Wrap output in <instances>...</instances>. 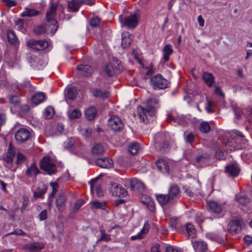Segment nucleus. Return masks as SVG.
Segmentation results:
<instances>
[{
    "instance_id": "nucleus-49",
    "label": "nucleus",
    "mask_w": 252,
    "mask_h": 252,
    "mask_svg": "<svg viewBox=\"0 0 252 252\" xmlns=\"http://www.w3.org/2000/svg\"><path fill=\"white\" fill-rule=\"evenodd\" d=\"M250 199L249 197L246 196H242L237 198V201L239 204L243 206H246L250 203Z\"/></svg>"
},
{
    "instance_id": "nucleus-35",
    "label": "nucleus",
    "mask_w": 252,
    "mask_h": 252,
    "mask_svg": "<svg viewBox=\"0 0 252 252\" xmlns=\"http://www.w3.org/2000/svg\"><path fill=\"white\" fill-rule=\"evenodd\" d=\"M50 23H47L45 25H39L34 28V32L37 34H41L45 33L47 30V28L50 26Z\"/></svg>"
},
{
    "instance_id": "nucleus-63",
    "label": "nucleus",
    "mask_w": 252,
    "mask_h": 252,
    "mask_svg": "<svg viewBox=\"0 0 252 252\" xmlns=\"http://www.w3.org/2000/svg\"><path fill=\"white\" fill-rule=\"evenodd\" d=\"M169 224L173 229L176 228L177 219L175 218H171L169 221Z\"/></svg>"
},
{
    "instance_id": "nucleus-8",
    "label": "nucleus",
    "mask_w": 252,
    "mask_h": 252,
    "mask_svg": "<svg viewBox=\"0 0 252 252\" xmlns=\"http://www.w3.org/2000/svg\"><path fill=\"white\" fill-rule=\"evenodd\" d=\"M28 60L33 67L38 69H42L46 65V62L41 56L36 57L31 55L28 57Z\"/></svg>"
},
{
    "instance_id": "nucleus-37",
    "label": "nucleus",
    "mask_w": 252,
    "mask_h": 252,
    "mask_svg": "<svg viewBox=\"0 0 252 252\" xmlns=\"http://www.w3.org/2000/svg\"><path fill=\"white\" fill-rule=\"evenodd\" d=\"M186 231L189 238H193L195 236V230L193 225L188 223L186 227Z\"/></svg>"
},
{
    "instance_id": "nucleus-60",
    "label": "nucleus",
    "mask_w": 252,
    "mask_h": 252,
    "mask_svg": "<svg viewBox=\"0 0 252 252\" xmlns=\"http://www.w3.org/2000/svg\"><path fill=\"white\" fill-rule=\"evenodd\" d=\"M25 156L21 153H18L17 155V161L16 162L17 164H19L21 162L24 161L25 159Z\"/></svg>"
},
{
    "instance_id": "nucleus-11",
    "label": "nucleus",
    "mask_w": 252,
    "mask_h": 252,
    "mask_svg": "<svg viewBox=\"0 0 252 252\" xmlns=\"http://www.w3.org/2000/svg\"><path fill=\"white\" fill-rule=\"evenodd\" d=\"M111 185V186L109 190L113 195L125 196L127 194V191L126 189L121 186H119L116 183H113Z\"/></svg>"
},
{
    "instance_id": "nucleus-51",
    "label": "nucleus",
    "mask_w": 252,
    "mask_h": 252,
    "mask_svg": "<svg viewBox=\"0 0 252 252\" xmlns=\"http://www.w3.org/2000/svg\"><path fill=\"white\" fill-rule=\"evenodd\" d=\"M184 139L186 143L191 144L194 141L195 136L192 132H190L185 135Z\"/></svg>"
},
{
    "instance_id": "nucleus-36",
    "label": "nucleus",
    "mask_w": 252,
    "mask_h": 252,
    "mask_svg": "<svg viewBox=\"0 0 252 252\" xmlns=\"http://www.w3.org/2000/svg\"><path fill=\"white\" fill-rule=\"evenodd\" d=\"M93 94L95 97H98L102 99L107 98L110 96L109 92L107 91L102 92L99 89H96L94 90Z\"/></svg>"
},
{
    "instance_id": "nucleus-9",
    "label": "nucleus",
    "mask_w": 252,
    "mask_h": 252,
    "mask_svg": "<svg viewBox=\"0 0 252 252\" xmlns=\"http://www.w3.org/2000/svg\"><path fill=\"white\" fill-rule=\"evenodd\" d=\"M138 15L136 13H133L129 16H126L124 18V21H122L123 25L128 28L133 29L138 24Z\"/></svg>"
},
{
    "instance_id": "nucleus-40",
    "label": "nucleus",
    "mask_w": 252,
    "mask_h": 252,
    "mask_svg": "<svg viewBox=\"0 0 252 252\" xmlns=\"http://www.w3.org/2000/svg\"><path fill=\"white\" fill-rule=\"evenodd\" d=\"M131 35L129 34L128 35H122V45L124 48H127L131 43Z\"/></svg>"
},
{
    "instance_id": "nucleus-39",
    "label": "nucleus",
    "mask_w": 252,
    "mask_h": 252,
    "mask_svg": "<svg viewBox=\"0 0 252 252\" xmlns=\"http://www.w3.org/2000/svg\"><path fill=\"white\" fill-rule=\"evenodd\" d=\"M39 172V171L35 163L32 164L26 171V174L28 176H31L32 174L36 175L38 174Z\"/></svg>"
},
{
    "instance_id": "nucleus-4",
    "label": "nucleus",
    "mask_w": 252,
    "mask_h": 252,
    "mask_svg": "<svg viewBox=\"0 0 252 252\" xmlns=\"http://www.w3.org/2000/svg\"><path fill=\"white\" fill-rule=\"evenodd\" d=\"M16 142L20 144H23L32 137V132L27 128H20L18 129L14 134Z\"/></svg>"
},
{
    "instance_id": "nucleus-52",
    "label": "nucleus",
    "mask_w": 252,
    "mask_h": 252,
    "mask_svg": "<svg viewBox=\"0 0 252 252\" xmlns=\"http://www.w3.org/2000/svg\"><path fill=\"white\" fill-rule=\"evenodd\" d=\"M100 19L97 17H95L92 18L90 22V25L93 27H97L99 26L100 24Z\"/></svg>"
},
{
    "instance_id": "nucleus-47",
    "label": "nucleus",
    "mask_w": 252,
    "mask_h": 252,
    "mask_svg": "<svg viewBox=\"0 0 252 252\" xmlns=\"http://www.w3.org/2000/svg\"><path fill=\"white\" fill-rule=\"evenodd\" d=\"M81 116L80 111L77 109H74L71 113L68 112V117L70 119L79 118Z\"/></svg>"
},
{
    "instance_id": "nucleus-13",
    "label": "nucleus",
    "mask_w": 252,
    "mask_h": 252,
    "mask_svg": "<svg viewBox=\"0 0 252 252\" xmlns=\"http://www.w3.org/2000/svg\"><path fill=\"white\" fill-rule=\"evenodd\" d=\"M130 188L132 190L143 192L145 190V185L143 182L136 178L131 179L129 181Z\"/></svg>"
},
{
    "instance_id": "nucleus-43",
    "label": "nucleus",
    "mask_w": 252,
    "mask_h": 252,
    "mask_svg": "<svg viewBox=\"0 0 252 252\" xmlns=\"http://www.w3.org/2000/svg\"><path fill=\"white\" fill-rule=\"evenodd\" d=\"M91 204L93 209H101L104 210L106 208V203L104 202H101L98 201H94L91 202Z\"/></svg>"
},
{
    "instance_id": "nucleus-12",
    "label": "nucleus",
    "mask_w": 252,
    "mask_h": 252,
    "mask_svg": "<svg viewBox=\"0 0 252 252\" xmlns=\"http://www.w3.org/2000/svg\"><path fill=\"white\" fill-rule=\"evenodd\" d=\"M95 164L100 168H110L112 167L113 161L108 158H98L95 160Z\"/></svg>"
},
{
    "instance_id": "nucleus-23",
    "label": "nucleus",
    "mask_w": 252,
    "mask_h": 252,
    "mask_svg": "<svg viewBox=\"0 0 252 252\" xmlns=\"http://www.w3.org/2000/svg\"><path fill=\"white\" fill-rule=\"evenodd\" d=\"M81 6L80 1L78 0H71L67 3L68 9L72 12H77Z\"/></svg>"
},
{
    "instance_id": "nucleus-5",
    "label": "nucleus",
    "mask_w": 252,
    "mask_h": 252,
    "mask_svg": "<svg viewBox=\"0 0 252 252\" xmlns=\"http://www.w3.org/2000/svg\"><path fill=\"white\" fill-rule=\"evenodd\" d=\"M151 84L155 90L164 89L168 87L169 82L158 74L151 78Z\"/></svg>"
},
{
    "instance_id": "nucleus-2",
    "label": "nucleus",
    "mask_w": 252,
    "mask_h": 252,
    "mask_svg": "<svg viewBox=\"0 0 252 252\" xmlns=\"http://www.w3.org/2000/svg\"><path fill=\"white\" fill-rule=\"evenodd\" d=\"M57 7V4L52 3L50 6V9L46 14V21L47 23H50L51 26H52L51 32L52 34H54L57 31L58 28L57 21L55 19Z\"/></svg>"
},
{
    "instance_id": "nucleus-56",
    "label": "nucleus",
    "mask_w": 252,
    "mask_h": 252,
    "mask_svg": "<svg viewBox=\"0 0 252 252\" xmlns=\"http://www.w3.org/2000/svg\"><path fill=\"white\" fill-rule=\"evenodd\" d=\"M39 219L40 220H43L47 218V212L46 209L42 210L38 215Z\"/></svg>"
},
{
    "instance_id": "nucleus-33",
    "label": "nucleus",
    "mask_w": 252,
    "mask_h": 252,
    "mask_svg": "<svg viewBox=\"0 0 252 252\" xmlns=\"http://www.w3.org/2000/svg\"><path fill=\"white\" fill-rule=\"evenodd\" d=\"M202 77L204 82L209 87L212 85L214 81V78L212 74L205 72L203 74Z\"/></svg>"
},
{
    "instance_id": "nucleus-20",
    "label": "nucleus",
    "mask_w": 252,
    "mask_h": 252,
    "mask_svg": "<svg viewBox=\"0 0 252 252\" xmlns=\"http://www.w3.org/2000/svg\"><path fill=\"white\" fill-rule=\"evenodd\" d=\"M40 14V12L33 8L26 7L24 11L21 14L22 17H32L37 16Z\"/></svg>"
},
{
    "instance_id": "nucleus-25",
    "label": "nucleus",
    "mask_w": 252,
    "mask_h": 252,
    "mask_svg": "<svg viewBox=\"0 0 252 252\" xmlns=\"http://www.w3.org/2000/svg\"><path fill=\"white\" fill-rule=\"evenodd\" d=\"M194 249L196 251L200 252H206L207 249V246L205 242L202 241H196L193 244Z\"/></svg>"
},
{
    "instance_id": "nucleus-16",
    "label": "nucleus",
    "mask_w": 252,
    "mask_h": 252,
    "mask_svg": "<svg viewBox=\"0 0 252 252\" xmlns=\"http://www.w3.org/2000/svg\"><path fill=\"white\" fill-rule=\"evenodd\" d=\"M207 205L209 210L213 213L220 214L222 211L221 205L215 201L210 200L208 201Z\"/></svg>"
},
{
    "instance_id": "nucleus-26",
    "label": "nucleus",
    "mask_w": 252,
    "mask_h": 252,
    "mask_svg": "<svg viewBox=\"0 0 252 252\" xmlns=\"http://www.w3.org/2000/svg\"><path fill=\"white\" fill-rule=\"evenodd\" d=\"M66 197L63 193H61L58 195L56 200V207L58 210H61L65 205Z\"/></svg>"
},
{
    "instance_id": "nucleus-53",
    "label": "nucleus",
    "mask_w": 252,
    "mask_h": 252,
    "mask_svg": "<svg viewBox=\"0 0 252 252\" xmlns=\"http://www.w3.org/2000/svg\"><path fill=\"white\" fill-rule=\"evenodd\" d=\"M149 228V224L147 222L144 224V227L141 230L140 232L138 233V234H140L141 236H144V235L148 232Z\"/></svg>"
},
{
    "instance_id": "nucleus-38",
    "label": "nucleus",
    "mask_w": 252,
    "mask_h": 252,
    "mask_svg": "<svg viewBox=\"0 0 252 252\" xmlns=\"http://www.w3.org/2000/svg\"><path fill=\"white\" fill-rule=\"evenodd\" d=\"M92 153L94 155H101L104 152V148L100 144H96L92 149Z\"/></svg>"
},
{
    "instance_id": "nucleus-48",
    "label": "nucleus",
    "mask_w": 252,
    "mask_h": 252,
    "mask_svg": "<svg viewBox=\"0 0 252 252\" xmlns=\"http://www.w3.org/2000/svg\"><path fill=\"white\" fill-rule=\"evenodd\" d=\"M99 231L101 234V237L97 240V242L101 241H105L106 242L109 241L111 240L110 235L106 234L104 230L100 229Z\"/></svg>"
},
{
    "instance_id": "nucleus-42",
    "label": "nucleus",
    "mask_w": 252,
    "mask_h": 252,
    "mask_svg": "<svg viewBox=\"0 0 252 252\" xmlns=\"http://www.w3.org/2000/svg\"><path fill=\"white\" fill-rule=\"evenodd\" d=\"M105 71L108 76H113L115 73L116 70L111 63H108L105 66Z\"/></svg>"
},
{
    "instance_id": "nucleus-34",
    "label": "nucleus",
    "mask_w": 252,
    "mask_h": 252,
    "mask_svg": "<svg viewBox=\"0 0 252 252\" xmlns=\"http://www.w3.org/2000/svg\"><path fill=\"white\" fill-rule=\"evenodd\" d=\"M7 34L8 40L10 44L11 45L16 44L18 41V39L14 31L9 30L7 32Z\"/></svg>"
},
{
    "instance_id": "nucleus-46",
    "label": "nucleus",
    "mask_w": 252,
    "mask_h": 252,
    "mask_svg": "<svg viewBox=\"0 0 252 252\" xmlns=\"http://www.w3.org/2000/svg\"><path fill=\"white\" fill-rule=\"evenodd\" d=\"M9 103L14 106H17L20 104V100L17 95H9L7 96Z\"/></svg>"
},
{
    "instance_id": "nucleus-55",
    "label": "nucleus",
    "mask_w": 252,
    "mask_h": 252,
    "mask_svg": "<svg viewBox=\"0 0 252 252\" xmlns=\"http://www.w3.org/2000/svg\"><path fill=\"white\" fill-rule=\"evenodd\" d=\"M216 158L219 160L224 159L225 158L223 152L220 150H218L215 153Z\"/></svg>"
},
{
    "instance_id": "nucleus-19",
    "label": "nucleus",
    "mask_w": 252,
    "mask_h": 252,
    "mask_svg": "<svg viewBox=\"0 0 252 252\" xmlns=\"http://www.w3.org/2000/svg\"><path fill=\"white\" fill-rule=\"evenodd\" d=\"M43 248L44 246L42 244L37 242L29 244L25 246V248L29 252H40Z\"/></svg>"
},
{
    "instance_id": "nucleus-27",
    "label": "nucleus",
    "mask_w": 252,
    "mask_h": 252,
    "mask_svg": "<svg viewBox=\"0 0 252 252\" xmlns=\"http://www.w3.org/2000/svg\"><path fill=\"white\" fill-rule=\"evenodd\" d=\"M96 113V109L94 107H89L85 112L86 117L90 121L93 120L95 118Z\"/></svg>"
},
{
    "instance_id": "nucleus-28",
    "label": "nucleus",
    "mask_w": 252,
    "mask_h": 252,
    "mask_svg": "<svg viewBox=\"0 0 252 252\" xmlns=\"http://www.w3.org/2000/svg\"><path fill=\"white\" fill-rule=\"evenodd\" d=\"M210 155L207 153L197 156L194 159V164L196 166H199V163H204L206 159L210 158Z\"/></svg>"
},
{
    "instance_id": "nucleus-29",
    "label": "nucleus",
    "mask_w": 252,
    "mask_h": 252,
    "mask_svg": "<svg viewBox=\"0 0 252 252\" xmlns=\"http://www.w3.org/2000/svg\"><path fill=\"white\" fill-rule=\"evenodd\" d=\"M163 59L165 62L168 61L169 56L173 53L172 46L170 44H166L163 49Z\"/></svg>"
},
{
    "instance_id": "nucleus-1",
    "label": "nucleus",
    "mask_w": 252,
    "mask_h": 252,
    "mask_svg": "<svg viewBox=\"0 0 252 252\" xmlns=\"http://www.w3.org/2000/svg\"><path fill=\"white\" fill-rule=\"evenodd\" d=\"M159 100L157 98H151L146 101L145 108L139 105L137 110L138 115L141 120L145 123L149 122L148 117L154 116L156 113V107L153 105H156L158 103Z\"/></svg>"
},
{
    "instance_id": "nucleus-44",
    "label": "nucleus",
    "mask_w": 252,
    "mask_h": 252,
    "mask_svg": "<svg viewBox=\"0 0 252 252\" xmlns=\"http://www.w3.org/2000/svg\"><path fill=\"white\" fill-rule=\"evenodd\" d=\"M65 148L74 154H77L79 152L78 147L75 146L71 140H69L65 146Z\"/></svg>"
},
{
    "instance_id": "nucleus-10",
    "label": "nucleus",
    "mask_w": 252,
    "mask_h": 252,
    "mask_svg": "<svg viewBox=\"0 0 252 252\" xmlns=\"http://www.w3.org/2000/svg\"><path fill=\"white\" fill-rule=\"evenodd\" d=\"M108 123L112 129L115 131L121 130L124 126L122 121L118 117L113 116L109 119Z\"/></svg>"
},
{
    "instance_id": "nucleus-21",
    "label": "nucleus",
    "mask_w": 252,
    "mask_h": 252,
    "mask_svg": "<svg viewBox=\"0 0 252 252\" xmlns=\"http://www.w3.org/2000/svg\"><path fill=\"white\" fill-rule=\"evenodd\" d=\"M47 189V186L43 183H41L39 185L37 189L33 192V196L34 198L42 197L45 193L46 192Z\"/></svg>"
},
{
    "instance_id": "nucleus-41",
    "label": "nucleus",
    "mask_w": 252,
    "mask_h": 252,
    "mask_svg": "<svg viewBox=\"0 0 252 252\" xmlns=\"http://www.w3.org/2000/svg\"><path fill=\"white\" fill-rule=\"evenodd\" d=\"M139 145L137 142H133L128 146V151L132 155H136L139 150Z\"/></svg>"
},
{
    "instance_id": "nucleus-22",
    "label": "nucleus",
    "mask_w": 252,
    "mask_h": 252,
    "mask_svg": "<svg viewBox=\"0 0 252 252\" xmlns=\"http://www.w3.org/2000/svg\"><path fill=\"white\" fill-rule=\"evenodd\" d=\"M225 171L232 177H236L238 176L239 173V169L238 167L235 164L227 165L225 167Z\"/></svg>"
},
{
    "instance_id": "nucleus-62",
    "label": "nucleus",
    "mask_w": 252,
    "mask_h": 252,
    "mask_svg": "<svg viewBox=\"0 0 252 252\" xmlns=\"http://www.w3.org/2000/svg\"><path fill=\"white\" fill-rule=\"evenodd\" d=\"M50 185L52 188V192L56 193L58 190V184L57 183L52 182L50 183Z\"/></svg>"
},
{
    "instance_id": "nucleus-57",
    "label": "nucleus",
    "mask_w": 252,
    "mask_h": 252,
    "mask_svg": "<svg viewBox=\"0 0 252 252\" xmlns=\"http://www.w3.org/2000/svg\"><path fill=\"white\" fill-rule=\"evenodd\" d=\"M95 191L96 194L98 197H100L103 195V191L99 186H97L95 187Z\"/></svg>"
},
{
    "instance_id": "nucleus-6",
    "label": "nucleus",
    "mask_w": 252,
    "mask_h": 252,
    "mask_svg": "<svg viewBox=\"0 0 252 252\" xmlns=\"http://www.w3.org/2000/svg\"><path fill=\"white\" fill-rule=\"evenodd\" d=\"M26 45L31 48L40 51L47 48L49 46V43L46 40H37L32 39L27 42Z\"/></svg>"
},
{
    "instance_id": "nucleus-3",
    "label": "nucleus",
    "mask_w": 252,
    "mask_h": 252,
    "mask_svg": "<svg viewBox=\"0 0 252 252\" xmlns=\"http://www.w3.org/2000/svg\"><path fill=\"white\" fill-rule=\"evenodd\" d=\"M39 165L40 168L49 175L54 174L57 172V166L49 157H44L40 160Z\"/></svg>"
},
{
    "instance_id": "nucleus-61",
    "label": "nucleus",
    "mask_w": 252,
    "mask_h": 252,
    "mask_svg": "<svg viewBox=\"0 0 252 252\" xmlns=\"http://www.w3.org/2000/svg\"><path fill=\"white\" fill-rule=\"evenodd\" d=\"M80 1L81 5L82 4L92 5L94 4V0H81Z\"/></svg>"
},
{
    "instance_id": "nucleus-7",
    "label": "nucleus",
    "mask_w": 252,
    "mask_h": 252,
    "mask_svg": "<svg viewBox=\"0 0 252 252\" xmlns=\"http://www.w3.org/2000/svg\"><path fill=\"white\" fill-rule=\"evenodd\" d=\"M156 146H158L159 150L163 152H166L169 150V144L167 138L164 134L159 133L156 136Z\"/></svg>"
},
{
    "instance_id": "nucleus-59",
    "label": "nucleus",
    "mask_w": 252,
    "mask_h": 252,
    "mask_svg": "<svg viewBox=\"0 0 252 252\" xmlns=\"http://www.w3.org/2000/svg\"><path fill=\"white\" fill-rule=\"evenodd\" d=\"M98 178H99V177H97L96 178L93 179L91 180L89 182V184L91 186V192H92V193H93L94 187V184L95 183V182H96Z\"/></svg>"
},
{
    "instance_id": "nucleus-31",
    "label": "nucleus",
    "mask_w": 252,
    "mask_h": 252,
    "mask_svg": "<svg viewBox=\"0 0 252 252\" xmlns=\"http://www.w3.org/2000/svg\"><path fill=\"white\" fill-rule=\"evenodd\" d=\"M156 198L158 201L162 206L167 204L171 200L167 194H158L156 196Z\"/></svg>"
},
{
    "instance_id": "nucleus-64",
    "label": "nucleus",
    "mask_w": 252,
    "mask_h": 252,
    "mask_svg": "<svg viewBox=\"0 0 252 252\" xmlns=\"http://www.w3.org/2000/svg\"><path fill=\"white\" fill-rule=\"evenodd\" d=\"M244 239L247 245H250L252 243V237L249 235L246 236Z\"/></svg>"
},
{
    "instance_id": "nucleus-30",
    "label": "nucleus",
    "mask_w": 252,
    "mask_h": 252,
    "mask_svg": "<svg viewBox=\"0 0 252 252\" xmlns=\"http://www.w3.org/2000/svg\"><path fill=\"white\" fill-rule=\"evenodd\" d=\"M45 97V95L43 93H38L35 94L32 98V101L33 103L37 105L42 102Z\"/></svg>"
},
{
    "instance_id": "nucleus-50",
    "label": "nucleus",
    "mask_w": 252,
    "mask_h": 252,
    "mask_svg": "<svg viewBox=\"0 0 252 252\" xmlns=\"http://www.w3.org/2000/svg\"><path fill=\"white\" fill-rule=\"evenodd\" d=\"M54 110L51 106L47 107L45 110V116L46 119H51L54 115Z\"/></svg>"
},
{
    "instance_id": "nucleus-32",
    "label": "nucleus",
    "mask_w": 252,
    "mask_h": 252,
    "mask_svg": "<svg viewBox=\"0 0 252 252\" xmlns=\"http://www.w3.org/2000/svg\"><path fill=\"white\" fill-rule=\"evenodd\" d=\"M77 94V91L75 88L72 87L67 89L65 94L66 98L70 100H74Z\"/></svg>"
},
{
    "instance_id": "nucleus-24",
    "label": "nucleus",
    "mask_w": 252,
    "mask_h": 252,
    "mask_svg": "<svg viewBox=\"0 0 252 252\" xmlns=\"http://www.w3.org/2000/svg\"><path fill=\"white\" fill-rule=\"evenodd\" d=\"M15 152L12 149L11 144L9 145L8 151L4 158V160L8 164H11L13 162V158L15 157Z\"/></svg>"
},
{
    "instance_id": "nucleus-17",
    "label": "nucleus",
    "mask_w": 252,
    "mask_h": 252,
    "mask_svg": "<svg viewBox=\"0 0 252 252\" xmlns=\"http://www.w3.org/2000/svg\"><path fill=\"white\" fill-rule=\"evenodd\" d=\"M180 189L177 185H171L168 189V195L171 200H174L179 196Z\"/></svg>"
},
{
    "instance_id": "nucleus-54",
    "label": "nucleus",
    "mask_w": 252,
    "mask_h": 252,
    "mask_svg": "<svg viewBox=\"0 0 252 252\" xmlns=\"http://www.w3.org/2000/svg\"><path fill=\"white\" fill-rule=\"evenodd\" d=\"M15 26L17 27V29L20 30H23L24 28V21L23 19H18L17 21H15Z\"/></svg>"
},
{
    "instance_id": "nucleus-14",
    "label": "nucleus",
    "mask_w": 252,
    "mask_h": 252,
    "mask_svg": "<svg viewBox=\"0 0 252 252\" xmlns=\"http://www.w3.org/2000/svg\"><path fill=\"white\" fill-rule=\"evenodd\" d=\"M78 75L86 77L90 76L93 72V68L88 64H80L77 66Z\"/></svg>"
},
{
    "instance_id": "nucleus-15",
    "label": "nucleus",
    "mask_w": 252,
    "mask_h": 252,
    "mask_svg": "<svg viewBox=\"0 0 252 252\" xmlns=\"http://www.w3.org/2000/svg\"><path fill=\"white\" fill-rule=\"evenodd\" d=\"M228 229L232 234L238 233L241 230V225L239 220L230 221L228 224Z\"/></svg>"
},
{
    "instance_id": "nucleus-18",
    "label": "nucleus",
    "mask_w": 252,
    "mask_h": 252,
    "mask_svg": "<svg viewBox=\"0 0 252 252\" xmlns=\"http://www.w3.org/2000/svg\"><path fill=\"white\" fill-rule=\"evenodd\" d=\"M156 164L159 171L163 173H169V167L166 160L159 159L157 161Z\"/></svg>"
},
{
    "instance_id": "nucleus-45",
    "label": "nucleus",
    "mask_w": 252,
    "mask_h": 252,
    "mask_svg": "<svg viewBox=\"0 0 252 252\" xmlns=\"http://www.w3.org/2000/svg\"><path fill=\"white\" fill-rule=\"evenodd\" d=\"M211 127L208 123L202 122L199 126L200 130L203 133H207L210 130Z\"/></svg>"
},
{
    "instance_id": "nucleus-58",
    "label": "nucleus",
    "mask_w": 252,
    "mask_h": 252,
    "mask_svg": "<svg viewBox=\"0 0 252 252\" xmlns=\"http://www.w3.org/2000/svg\"><path fill=\"white\" fill-rule=\"evenodd\" d=\"M83 203L84 201L82 200H78L74 205L73 210L75 212L77 211L83 205Z\"/></svg>"
}]
</instances>
